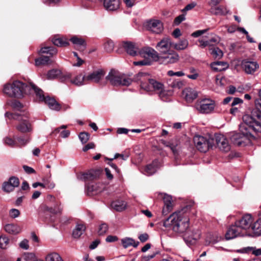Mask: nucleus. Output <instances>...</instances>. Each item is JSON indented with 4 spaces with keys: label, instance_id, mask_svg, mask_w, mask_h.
<instances>
[{
    "label": "nucleus",
    "instance_id": "nucleus-36",
    "mask_svg": "<svg viewBox=\"0 0 261 261\" xmlns=\"http://www.w3.org/2000/svg\"><path fill=\"white\" fill-rule=\"evenodd\" d=\"M212 12L215 15H226L229 13V10L225 7H218L212 9Z\"/></svg>",
    "mask_w": 261,
    "mask_h": 261
},
{
    "label": "nucleus",
    "instance_id": "nucleus-60",
    "mask_svg": "<svg viewBox=\"0 0 261 261\" xmlns=\"http://www.w3.org/2000/svg\"><path fill=\"white\" fill-rule=\"evenodd\" d=\"M138 238L141 242L143 243L148 240L149 235L147 233H144L140 234L138 237Z\"/></svg>",
    "mask_w": 261,
    "mask_h": 261
},
{
    "label": "nucleus",
    "instance_id": "nucleus-56",
    "mask_svg": "<svg viewBox=\"0 0 261 261\" xmlns=\"http://www.w3.org/2000/svg\"><path fill=\"white\" fill-rule=\"evenodd\" d=\"M246 251H249L253 250V254L256 256L261 255V248L259 249H254L253 247H248L245 249Z\"/></svg>",
    "mask_w": 261,
    "mask_h": 261
},
{
    "label": "nucleus",
    "instance_id": "nucleus-16",
    "mask_svg": "<svg viewBox=\"0 0 261 261\" xmlns=\"http://www.w3.org/2000/svg\"><path fill=\"white\" fill-rule=\"evenodd\" d=\"M241 66L243 70L247 74H252L259 68V65L256 62L244 60L242 61Z\"/></svg>",
    "mask_w": 261,
    "mask_h": 261
},
{
    "label": "nucleus",
    "instance_id": "nucleus-18",
    "mask_svg": "<svg viewBox=\"0 0 261 261\" xmlns=\"http://www.w3.org/2000/svg\"><path fill=\"white\" fill-rule=\"evenodd\" d=\"M19 185L18 178L15 176L11 177L8 181L3 183L2 189L6 192H10L14 190V188L17 187Z\"/></svg>",
    "mask_w": 261,
    "mask_h": 261
},
{
    "label": "nucleus",
    "instance_id": "nucleus-29",
    "mask_svg": "<svg viewBox=\"0 0 261 261\" xmlns=\"http://www.w3.org/2000/svg\"><path fill=\"white\" fill-rule=\"evenodd\" d=\"M111 206L115 211L121 212L126 208V203L123 200H116L112 202Z\"/></svg>",
    "mask_w": 261,
    "mask_h": 261
},
{
    "label": "nucleus",
    "instance_id": "nucleus-3",
    "mask_svg": "<svg viewBox=\"0 0 261 261\" xmlns=\"http://www.w3.org/2000/svg\"><path fill=\"white\" fill-rule=\"evenodd\" d=\"M180 234L182 233L184 240L188 246L194 244L200 238L199 230L190 227L189 216L180 217Z\"/></svg>",
    "mask_w": 261,
    "mask_h": 261
},
{
    "label": "nucleus",
    "instance_id": "nucleus-45",
    "mask_svg": "<svg viewBox=\"0 0 261 261\" xmlns=\"http://www.w3.org/2000/svg\"><path fill=\"white\" fill-rule=\"evenodd\" d=\"M3 140L4 143L10 147H14L17 146V144L16 141L10 137H6Z\"/></svg>",
    "mask_w": 261,
    "mask_h": 261
},
{
    "label": "nucleus",
    "instance_id": "nucleus-43",
    "mask_svg": "<svg viewBox=\"0 0 261 261\" xmlns=\"http://www.w3.org/2000/svg\"><path fill=\"white\" fill-rule=\"evenodd\" d=\"M168 85L173 88L179 89V80L175 79L174 77H170L168 80Z\"/></svg>",
    "mask_w": 261,
    "mask_h": 261
},
{
    "label": "nucleus",
    "instance_id": "nucleus-46",
    "mask_svg": "<svg viewBox=\"0 0 261 261\" xmlns=\"http://www.w3.org/2000/svg\"><path fill=\"white\" fill-rule=\"evenodd\" d=\"M89 134L86 132H82L79 135V139L83 144L86 143L89 140Z\"/></svg>",
    "mask_w": 261,
    "mask_h": 261
},
{
    "label": "nucleus",
    "instance_id": "nucleus-10",
    "mask_svg": "<svg viewBox=\"0 0 261 261\" xmlns=\"http://www.w3.org/2000/svg\"><path fill=\"white\" fill-rule=\"evenodd\" d=\"M163 226L172 229L174 232L178 233L179 231V214L176 212L171 214L163 222Z\"/></svg>",
    "mask_w": 261,
    "mask_h": 261
},
{
    "label": "nucleus",
    "instance_id": "nucleus-50",
    "mask_svg": "<svg viewBox=\"0 0 261 261\" xmlns=\"http://www.w3.org/2000/svg\"><path fill=\"white\" fill-rule=\"evenodd\" d=\"M9 243V239L6 237H0V247L2 249H5Z\"/></svg>",
    "mask_w": 261,
    "mask_h": 261
},
{
    "label": "nucleus",
    "instance_id": "nucleus-31",
    "mask_svg": "<svg viewBox=\"0 0 261 261\" xmlns=\"http://www.w3.org/2000/svg\"><path fill=\"white\" fill-rule=\"evenodd\" d=\"M70 40L75 45H77L79 49L83 50L86 48V43L85 40L81 38L76 36L71 37Z\"/></svg>",
    "mask_w": 261,
    "mask_h": 261
},
{
    "label": "nucleus",
    "instance_id": "nucleus-42",
    "mask_svg": "<svg viewBox=\"0 0 261 261\" xmlns=\"http://www.w3.org/2000/svg\"><path fill=\"white\" fill-rule=\"evenodd\" d=\"M220 239L221 238L219 237H214L210 234L206 237L205 244L206 245H209L211 244H214L219 241Z\"/></svg>",
    "mask_w": 261,
    "mask_h": 261
},
{
    "label": "nucleus",
    "instance_id": "nucleus-35",
    "mask_svg": "<svg viewBox=\"0 0 261 261\" xmlns=\"http://www.w3.org/2000/svg\"><path fill=\"white\" fill-rule=\"evenodd\" d=\"M45 259V261H63L60 255L56 252L48 254Z\"/></svg>",
    "mask_w": 261,
    "mask_h": 261
},
{
    "label": "nucleus",
    "instance_id": "nucleus-34",
    "mask_svg": "<svg viewBox=\"0 0 261 261\" xmlns=\"http://www.w3.org/2000/svg\"><path fill=\"white\" fill-rule=\"evenodd\" d=\"M210 54L215 59H220L223 55L222 51L218 47H212L209 49Z\"/></svg>",
    "mask_w": 261,
    "mask_h": 261
},
{
    "label": "nucleus",
    "instance_id": "nucleus-63",
    "mask_svg": "<svg viewBox=\"0 0 261 261\" xmlns=\"http://www.w3.org/2000/svg\"><path fill=\"white\" fill-rule=\"evenodd\" d=\"M199 42L200 43V46L202 48H204L207 46H212V44L210 43V41L208 40L204 41L203 40H199Z\"/></svg>",
    "mask_w": 261,
    "mask_h": 261
},
{
    "label": "nucleus",
    "instance_id": "nucleus-1",
    "mask_svg": "<svg viewBox=\"0 0 261 261\" xmlns=\"http://www.w3.org/2000/svg\"><path fill=\"white\" fill-rule=\"evenodd\" d=\"M243 120L239 126L240 133L232 132L230 134L232 143L239 146L246 144L249 138L253 136L252 132H261V115L257 111H253L250 115H244Z\"/></svg>",
    "mask_w": 261,
    "mask_h": 261
},
{
    "label": "nucleus",
    "instance_id": "nucleus-62",
    "mask_svg": "<svg viewBox=\"0 0 261 261\" xmlns=\"http://www.w3.org/2000/svg\"><path fill=\"white\" fill-rule=\"evenodd\" d=\"M189 43L187 39H183L180 40V50L186 48L188 46Z\"/></svg>",
    "mask_w": 261,
    "mask_h": 261
},
{
    "label": "nucleus",
    "instance_id": "nucleus-51",
    "mask_svg": "<svg viewBox=\"0 0 261 261\" xmlns=\"http://www.w3.org/2000/svg\"><path fill=\"white\" fill-rule=\"evenodd\" d=\"M16 139L18 142L19 146H24L30 141L29 138L17 137Z\"/></svg>",
    "mask_w": 261,
    "mask_h": 261
},
{
    "label": "nucleus",
    "instance_id": "nucleus-41",
    "mask_svg": "<svg viewBox=\"0 0 261 261\" xmlns=\"http://www.w3.org/2000/svg\"><path fill=\"white\" fill-rule=\"evenodd\" d=\"M61 73L60 70L57 69H52L49 70L47 74L46 77L48 80H53L56 79Z\"/></svg>",
    "mask_w": 261,
    "mask_h": 261
},
{
    "label": "nucleus",
    "instance_id": "nucleus-54",
    "mask_svg": "<svg viewBox=\"0 0 261 261\" xmlns=\"http://www.w3.org/2000/svg\"><path fill=\"white\" fill-rule=\"evenodd\" d=\"M151 60L149 59H144L142 61L134 62V64L135 65L143 66V65H149L151 64Z\"/></svg>",
    "mask_w": 261,
    "mask_h": 261
},
{
    "label": "nucleus",
    "instance_id": "nucleus-9",
    "mask_svg": "<svg viewBox=\"0 0 261 261\" xmlns=\"http://www.w3.org/2000/svg\"><path fill=\"white\" fill-rule=\"evenodd\" d=\"M216 107L215 101L210 98H204L198 100L195 104L196 110L202 114L212 113Z\"/></svg>",
    "mask_w": 261,
    "mask_h": 261
},
{
    "label": "nucleus",
    "instance_id": "nucleus-27",
    "mask_svg": "<svg viewBox=\"0 0 261 261\" xmlns=\"http://www.w3.org/2000/svg\"><path fill=\"white\" fill-rule=\"evenodd\" d=\"M121 243L124 248H127L129 246H133L134 247L136 248L139 244V242H136L133 238L128 237H126L122 239Z\"/></svg>",
    "mask_w": 261,
    "mask_h": 261
},
{
    "label": "nucleus",
    "instance_id": "nucleus-53",
    "mask_svg": "<svg viewBox=\"0 0 261 261\" xmlns=\"http://www.w3.org/2000/svg\"><path fill=\"white\" fill-rule=\"evenodd\" d=\"M193 205V202L191 201L187 202L186 205L182 208H180V213H186L189 212L191 207Z\"/></svg>",
    "mask_w": 261,
    "mask_h": 261
},
{
    "label": "nucleus",
    "instance_id": "nucleus-52",
    "mask_svg": "<svg viewBox=\"0 0 261 261\" xmlns=\"http://www.w3.org/2000/svg\"><path fill=\"white\" fill-rule=\"evenodd\" d=\"M44 188H47L49 189H52L54 188L55 184L49 179H46L43 180Z\"/></svg>",
    "mask_w": 261,
    "mask_h": 261
},
{
    "label": "nucleus",
    "instance_id": "nucleus-22",
    "mask_svg": "<svg viewBox=\"0 0 261 261\" xmlns=\"http://www.w3.org/2000/svg\"><path fill=\"white\" fill-rule=\"evenodd\" d=\"M160 163L158 160H154L151 164L147 165L144 168L143 173L147 175L154 174L159 168Z\"/></svg>",
    "mask_w": 261,
    "mask_h": 261
},
{
    "label": "nucleus",
    "instance_id": "nucleus-26",
    "mask_svg": "<svg viewBox=\"0 0 261 261\" xmlns=\"http://www.w3.org/2000/svg\"><path fill=\"white\" fill-rule=\"evenodd\" d=\"M43 102L47 105L49 108L53 110L58 111L61 109L60 104L54 98L46 96Z\"/></svg>",
    "mask_w": 261,
    "mask_h": 261
},
{
    "label": "nucleus",
    "instance_id": "nucleus-6",
    "mask_svg": "<svg viewBox=\"0 0 261 261\" xmlns=\"http://www.w3.org/2000/svg\"><path fill=\"white\" fill-rule=\"evenodd\" d=\"M106 80L114 86H129L132 83L130 79L117 70L112 69L106 76Z\"/></svg>",
    "mask_w": 261,
    "mask_h": 261
},
{
    "label": "nucleus",
    "instance_id": "nucleus-7",
    "mask_svg": "<svg viewBox=\"0 0 261 261\" xmlns=\"http://www.w3.org/2000/svg\"><path fill=\"white\" fill-rule=\"evenodd\" d=\"M138 78L141 81V88L147 91H150L151 90L150 86L155 91H157L158 92L163 89V88L164 87L163 84L158 82L153 79H150L149 75L146 73H139L138 74Z\"/></svg>",
    "mask_w": 261,
    "mask_h": 261
},
{
    "label": "nucleus",
    "instance_id": "nucleus-59",
    "mask_svg": "<svg viewBox=\"0 0 261 261\" xmlns=\"http://www.w3.org/2000/svg\"><path fill=\"white\" fill-rule=\"evenodd\" d=\"M19 247L22 249L28 250L29 248V241L27 239H24L19 243Z\"/></svg>",
    "mask_w": 261,
    "mask_h": 261
},
{
    "label": "nucleus",
    "instance_id": "nucleus-57",
    "mask_svg": "<svg viewBox=\"0 0 261 261\" xmlns=\"http://www.w3.org/2000/svg\"><path fill=\"white\" fill-rule=\"evenodd\" d=\"M114 46V43L109 41L105 44V48L107 51L110 52L113 49Z\"/></svg>",
    "mask_w": 261,
    "mask_h": 261
},
{
    "label": "nucleus",
    "instance_id": "nucleus-37",
    "mask_svg": "<svg viewBox=\"0 0 261 261\" xmlns=\"http://www.w3.org/2000/svg\"><path fill=\"white\" fill-rule=\"evenodd\" d=\"M52 41L54 45L57 46H65L69 44L66 39L63 38H54Z\"/></svg>",
    "mask_w": 261,
    "mask_h": 261
},
{
    "label": "nucleus",
    "instance_id": "nucleus-20",
    "mask_svg": "<svg viewBox=\"0 0 261 261\" xmlns=\"http://www.w3.org/2000/svg\"><path fill=\"white\" fill-rule=\"evenodd\" d=\"M120 0H103V5L108 11H117L120 7Z\"/></svg>",
    "mask_w": 261,
    "mask_h": 261
},
{
    "label": "nucleus",
    "instance_id": "nucleus-44",
    "mask_svg": "<svg viewBox=\"0 0 261 261\" xmlns=\"http://www.w3.org/2000/svg\"><path fill=\"white\" fill-rule=\"evenodd\" d=\"M46 210L49 212L50 213L54 214H60L62 212L63 207L60 205H56L54 207H47Z\"/></svg>",
    "mask_w": 261,
    "mask_h": 261
},
{
    "label": "nucleus",
    "instance_id": "nucleus-38",
    "mask_svg": "<svg viewBox=\"0 0 261 261\" xmlns=\"http://www.w3.org/2000/svg\"><path fill=\"white\" fill-rule=\"evenodd\" d=\"M50 63V59L48 56H42L35 59V65L37 66L41 65H45Z\"/></svg>",
    "mask_w": 261,
    "mask_h": 261
},
{
    "label": "nucleus",
    "instance_id": "nucleus-13",
    "mask_svg": "<svg viewBox=\"0 0 261 261\" xmlns=\"http://www.w3.org/2000/svg\"><path fill=\"white\" fill-rule=\"evenodd\" d=\"M138 55L144 59H149L152 61H156L159 59L158 53L153 48L146 47L138 50Z\"/></svg>",
    "mask_w": 261,
    "mask_h": 261
},
{
    "label": "nucleus",
    "instance_id": "nucleus-30",
    "mask_svg": "<svg viewBox=\"0 0 261 261\" xmlns=\"http://www.w3.org/2000/svg\"><path fill=\"white\" fill-rule=\"evenodd\" d=\"M86 76L80 73L77 75L74 79L71 80V83L76 86H81L87 84L86 81Z\"/></svg>",
    "mask_w": 261,
    "mask_h": 261
},
{
    "label": "nucleus",
    "instance_id": "nucleus-24",
    "mask_svg": "<svg viewBox=\"0 0 261 261\" xmlns=\"http://www.w3.org/2000/svg\"><path fill=\"white\" fill-rule=\"evenodd\" d=\"M123 46L126 53L130 56H138V47L135 43L131 42H124Z\"/></svg>",
    "mask_w": 261,
    "mask_h": 261
},
{
    "label": "nucleus",
    "instance_id": "nucleus-2",
    "mask_svg": "<svg viewBox=\"0 0 261 261\" xmlns=\"http://www.w3.org/2000/svg\"><path fill=\"white\" fill-rule=\"evenodd\" d=\"M156 50L161 54L167 55L164 58L167 63H174L178 60V55L174 53V50H179V44L173 42L168 36L163 37L155 46Z\"/></svg>",
    "mask_w": 261,
    "mask_h": 261
},
{
    "label": "nucleus",
    "instance_id": "nucleus-49",
    "mask_svg": "<svg viewBox=\"0 0 261 261\" xmlns=\"http://www.w3.org/2000/svg\"><path fill=\"white\" fill-rule=\"evenodd\" d=\"M108 229V226L106 223L101 224L99 227L98 233L99 235H103L105 234Z\"/></svg>",
    "mask_w": 261,
    "mask_h": 261
},
{
    "label": "nucleus",
    "instance_id": "nucleus-12",
    "mask_svg": "<svg viewBox=\"0 0 261 261\" xmlns=\"http://www.w3.org/2000/svg\"><path fill=\"white\" fill-rule=\"evenodd\" d=\"M247 235V232L243 231L237 222L235 224L231 225L227 230L225 234V238L226 240H231L238 237H243Z\"/></svg>",
    "mask_w": 261,
    "mask_h": 261
},
{
    "label": "nucleus",
    "instance_id": "nucleus-28",
    "mask_svg": "<svg viewBox=\"0 0 261 261\" xmlns=\"http://www.w3.org/2000/svg\"><path fill=\"white\" fill-rule=\"evenodd\" d=\"M98 171L90 170L82 174L81 179L85 180H92L97 178L98 176Z\"/></svg>",
    "mask_w": 261,
    "mask_h": 261
},
{
    "label": "nucleus",
    "instance_id": "nucleus-11",
    "mask_svg": "<svg viewBox=\"0 0 261 261\" xmlns=\"http://www.w3.org/2000/svg\"><path fill=\"white\" fill-rule=\"evenodd\" d=\"M144 27L148 31L156 34L161 33L164 30L163 23L158 19L147 20L144 23Z\"/></svg>",
    "mask_w": 261,
    "mask_h": 261
},
{
    "label": "nucleus",
    "instance_id": "nucleus-5",
    "mask_svg": "<svg viewBox=\"0 0 261 261\" xmlns=\"http://www.w3.org/2000/svg\"><path fill=\"white\" fill-rule=\"evenodd\" d=\"M5 116L9 119L19 121L18 124L16 126L17 130L19 132L22 133H27L32 131V125L26 116L22 115L19 113L6 112Z\"/></svg>",
    "mask_w": 261,
    "mask_h": 261
},
{
    "label": "nucleus",
    "instance_id": "nucleus-32",
    "mask_svg": "<svg viewBox=\"0 0 261 261\" xmlns=\"http://www.w3.org/2000/svg\"><path fill=\"white\" fill-rule=\"evenodd\" d=\"M5 229L8 233L13 234L19 233L21 230L19 226L13 224H7L5 227Z\"/></svg>",
    "mask_w": 261,
    "mask_h": 261
},
{
    "label": "nucleus",
    "instance_id": "nucleus-8",
    "mask_svg": "<svg viewBox=\"0 0 261 261\" xmlns=\"http://www.w3.org/2000/svg\"><path fill=\"white\" fill-rule=\"evenodd\" d=\"M193 142L197 150L202 152H206L213 146L215 140L210 137L196 135L193 138Z\"/></svg>",
    "mask_w": 261,
    "mask_h": 261
},
{
    "label": "nucleus",
    "instance_id": "nucleus-47",
    "mask_svg": "<svg viewBox=\"0 0 261 261\" xmlns=\"http://www.w3.org/2000/svg\"><path fill=\"white\" fill-rule=\"evenodd\" d=\"M159 96L163 100H166L167 99V96L171 94V92L170 91H166L164 89V87L163 89L160 90L159 92Z\"/></svg>",
    "mask_w": 261,
    "mask_h": 261
},
{
    "label": "nucleus",
    "instance_id": "nucleus-21",
    "mask_svg": "<svg viewBox=\"0 0 261 261\" xmlns=\"http://www.w3.org/2000/svg\"><path fill=\"white\" fill-rule=\"evenodd\" d=\"M182 96L186 101L191 102L198 96L197 92L191 88H187L182 91Z\"/></svg>",
    "mask_w": 261,
    "mask_h": 261
},
{
    "label": "nucleus",
    "instance_id": "nucleus-58",
    "mask_svg": "<svg viewBox=\"0 0 261 261\" xmlns=\"http://www.w3.org/2000/svg\"><path fill=\"white\" fill-rule=\"evenodd\" d=\"M9 215L11 217L15 218L19 216L20 215V212L17 209L12 208L10 210L9 212Z\"/></svg>",
    "mask_w": 261,
    "mask_h": 261
},
{
    "label": "nucleus",
    "instance_id": "nucleus-17",
    "mask_svg": "<svg viewBox=\"0 0 261 261\" xmlns=\"http://www.w3.org/2000/svg\"><path fill=\"white\" fill-rule=\"evenodd\" d=\"M105 74V71L102 69H98L93 71L86 76L87 84L89 82L98 83Z\"/></svg>",
    "mask_w": 261,
    "mask_h": 261
},
{
    "label": "nucleus",
    "instance_id": "nucleus-25",
    "mask_svg": "<svg viewBox=\"0 0 261 261\" xmlns=\"http://www.w3.org/2000/svg\"><path fill=\"white\" fill-rule=\"evenodd\" d=\"M211 67L214 71L220 72L227 69L229 65L226 62L217 61L212 63Z\"/></svg>",
    "mask_w": 261,
    "mask_h": 261
},
{
    "label": "nucleus",
    "instance_id": "nucleus-14",
    "mask_svg": "<svg viewBox=\"0 0 261 261\" xmlns=\"http://www.w3.org/2000/svg\"><path fill=\"white\" fill-rule=\"evenodd\" d=\"M253 219L250 214H246L242 217V218L237 221V224L242 228L243 231L245 232H247V230L249 229H251Z\"/></svg>",
    "mask_w": 261,
    "mask_h": 261
},
{
    "label": "nucleus",
    "instance_id": "nucleus-15",
    "mask_svg": "<svg viewBox=\"0 0 261 261\" xmlns=\"http://www.w3.org/2000/svg\"><path fill=\"white\" fill-rule=\"evenodd\" d=\"M215 141L218 147L223 152H227L230 150V146L226 137L222 134L215 136Z\"/></svg>",
    "mask_w": 261,
    "mask_h": 261
},
{
    "label": "nucleus",
    "instance_id": "nucleus-39",
    "mask_svg": "<svg viewBox=\"0 0 261 261\" xmlns=\"http://www.w3.org/2000/svg\"><path fill=\"white\" fill-rule=\"evenodd\" d=\"M39 53L42 54H48L51 56H53L57 54V50L53 47H43L40 49Z\"/></svg>",
    "mask_w": 261,
    "mask_h": 261
},
{
    "label": "nucleus",
    "instance_id": "nucleus-48",
    "mask_svg": "<svg viewBox=\"0 0 261 261\" xmlns=\"http://www.w3.org/2000/svg\"><path fill=\"white\" fill-rule=\"evenodd\" d=\"M96 184L91 182L86 186V189L88 194H90L92 192L97 191Z\"/></svg>",
    "mask_w": 261,
    "mask_h": 261
},
{
    "label": "nucleus",
    "instance_id": "nucleus-23",
    "mask_svg": "<svg viewBox=\"0 0 261 261\" xmlns=\"http://www.w3.org/2000/svg\"><path fill=\"white\" fill-rule=\"evenodd\" d=\"M30 86L31 87H30V94L32 91L34 92L36 100L39 102H43L46 97L45 96L43 91L32 84H30Z\"/></svg>",
    "mask_w": 261,
    "mask_h": 261
},
{
    "label": "nucleus",
    "instance_id": "nucleus-33",
    "mask_svg": "<svg viewBox=\"0 0 261 261\" xmlns=\"http://www.w3.org/2000/svg\"><path fill=\"white\" fill-rule=\"evenodd\" d=\"M86 227L84 224H79L76 226L75 228L73 231V236L75 238H79L85 231Z\"/></svg>",
    "mask_w": 261,
    "mask_h": 261
},
{
    "label": "nucleus",
    "instance_id": "nucleus-4",
    "mask_svg": "<svg viewBox=\"0 0 261 261\" xmlns=\"http://www.w3.org/2000/svg\"><path fill=\"white\" fill-rule=\"evenodd\" d=\"M30 84L27 85L19 81H15L11 84H7L4 87V92L10 97L21 98L24 94H30Z\"/></svg>",
    "mask_w": 261,
    "mask_h": 261
},
{
    "label": "nucleus",
    "instance_id": "nucleus-40",
    "mask_svg": "<svg viewBox=\"0 0 261 261\" xmlns=\"http://www.w3.org/2000/svg\"><path fill=\"white\" fill-rule=\"evenodd\" d=\"M195 6L194 3H191L187 5L182 10V14H180V22L186 19V11L192 9Z\"/></svg>",
    "mask_w": 261,
    "mask_h": 261
},
{
    "label": "nucleus",
    "instance_id": "nucleus-19",
    "mask_svg": "<svg viewBox=\"0 0 261 261\" xmlns=\"http://www.w3.org/2000/svg\"><path fill=\"white\" fill-rule=\"evenodd\" d=\"M163 199L164 203V207H163L162 213L163 215H166L171 211L173 206V201L172 196L167 194H163Z\"/></svg>",
    "mask_w": 261,
    "mask_h": 261
},
{
    "label": "nucleus",
    "instance_id": "nucleus-61",
    "mask_svg": "<svg viewBox=\"0 0 261 261\" xmlns=\"http://www.w3.org/2000/svg\"><path fill=\"white\" fill-rule=\"evenodd\" d=\"M207 30H198L193 32L192 34V36L194 37H198L206 32Z\"/></svg>",
    "mask_w": 261,
    "mask_h": 261
},
{
    "label": "nucleus",
    "instance_id": "nucleus-64",
    "mask_svg": "<svg viewBox=\"0 0 261 261\" xmlns=\"http://www.w3.org/2000/svg\"><path fill=\"white\" fill-rule=\"evenodd\" d=\"M155 256V253H153L150 255H144L141 257V261H149L153 258Z\"/></svg>",
    "mask_w": 261,
    "mask_h": 261
},
{
    "label": "nucleus",
    "instance_id": "nucleus-55",
    "mask_svg": "<svg viewBox=\"0 0 261 261\" xmlns=\"http://www.w3.org/2000/svg\"><path fill=\"white\" fill-rule=\"evenodd\" d=\"M35 254L33 253H25L23 255L24 259L26 261H32L35 258Z\"/></svg>",
    "mask_w": 261,
    "mask_h": 261
}]
</instances>
